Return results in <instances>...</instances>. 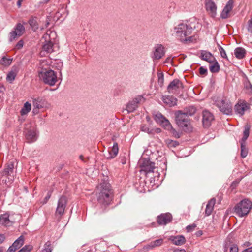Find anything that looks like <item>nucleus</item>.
Returning a JSON list of instances; mask_svg holds the SVG:
<instances>
[{"mask_svg": "<svg viewBox=\"0 0 252 252\" xmlns=\"http://www.w3.org/2000/svg\"><path fill=\"white\" fill-rule=\"evenodd\" d=\"M15 162V159L9 160L2 172L1 182L7 186L9 185L14 179L15 175L14 169Z\"/></svg>", "mask_w": 252, "mask_h": 252, "instance_id": "3", "label": "nucleus"}, {"mask_svg": "<svg viewBox=\"0 0 252 252\" xmlns=\"http://www.w3.org/2000/svg\"><path fill=\"white\" fill-rule=\"evenodd\" d=\"M249 109V105L245 101H239L237 103L234 107V110L236 114L240 116H243L245 111Z\"/></svg>", "mask_w": 252, "mask_h": 252, "instance_id": "16", "label": "nucleus"}, {"mask_svg": "<svg viewBox=\"0 0 252 252\" xmlns=\"http://www.w3.org/2000/svg\"><path fill=\"white\" fill-rule=\"evenodd\" d=\"M158 80H159V81H161V82H162L163 81L164 78H163V74L158 75Z\"/></svg>", "mask_w": 252, "mask_h": 252, "instance_id": "58", "label": "nucleus"}, {"mask_svg": "<svg viewBox=\"0 0 252 252\" xmlns=\"http://www.w3.org/2000/svg\"><path fill=\"white\" fill-rule=\"evenodd\" d=\"M16 76V73L13 71H11L7 75L6 79L8 81L11 82L15 79Z\"/></svg>", "mask_w": 252, "mask_h": 252, "instance_id": "40", "label": "nucleus"}, {"mask_svg": "<svg viewBox=\"0 0 252 252\" xmlns=\"http://www.w3.org/2000/svg\"><path fill=\"white\" fill-rule=\"evenodd\" d=\"M172 60H173V58H172L171 57H168L166 58L165 63H171L172 62Z\"/></svg>", "mask_w": 252, "mask_h": 252, "instance_id": "54", "label": "nucleus"}, {"mask_svg": "<svg viewBox=\"0 0 252 252\" xmlns=\"http://www.w3.org/2000/svg\"><path fill=\"white\" fill-rule=\"evenodd\" d=\"M12 62V60L9 58H7L5 57H3L0 60V64L4 66H9Z\"/></svg>", "mask_w": 252, "mask_h": 252, "instance_id": "37", "label": "nucleus"}, {"mask_svg": "<svg viewBox=\"0 0 252 252\" xmlns=\"http://www.w3.org/2000/svg\"><path fill=\"white\" fill-rule=\"evenodd\" d=\"M234 54L237 58L238 59H241L245 57L246 51L243 48L238 47L235 49Z\"/></svg>", "mask_w": 252, "mask_h": 252, "instance_id": "30", "label": "nucleus"}, {"mask_svg": "<svg viewBox=\"0 0 252 252\" xmlns=\"http://www.w3.org/2000/svg\"><path fill=\"white\" fill-rule=\"evenodd\" d=\"M3 251V249L1 247H0V252H2Z\"/></svg>", "mask_w": 252, "mask_h": 252, "instance_id": "64", "label": "nucleus"}, {"mask_svg": "<svg viewBox=\"0 0 252 252\" xmlns=\"http://www.w3.org/2000/svg\"><path fill=\"white\" fill-rule=\"evenodd\" d=\"M50 0H43L44 3H47Z\"/></svg>", "mask_w": 252, "mask_h": 252, "instance_id": "63", "label": "nucleus"}, {"mask_svg": "<svg viewBox=\"0 0 252 252\" xmlns=\"http://www.w3.org/2000/svg\"><path fill=\"white\" fill-rule=\"evenodd\" d=\"M56 33L52 31H48L43 36L42 39L44 40L42 49L47 53H51L55 51V37Z\"/></svg>", "mask_w": 252, "mask_h": 252, "instance_id": "5", "label": "nucleus"}, {"mask_svg": "<svg viewBox=\"0 0 252 252\" xmlns=\"http://www.w3.org/2000/svg\"><path fill=\"white\" fill-rule=\"evenodd\" d=\"M31 104L29 102H26L20 110L21 115L22 116L27 115L31 110Z\"/></svg>", "mask_w": 252, "mask_h": 252, "instance_id": "31", "label": "nucleus"}, {"mask_svg": "<svg viewBox=\"0 0 252 252\" xmlns=\"http://www.w3.org/2000/svg\"><path fill=\"white\" fill-rule=\"evenodd\" d=\"M33 106L32 112L34 114H37L39 113L40 109L44 111L49 109L50 107V104L46 100L38 98L33 100Z\"/></svg>", "mask_w": 252, "mask_h": 252, "instance_id": "9", "label": "nucleus"}, {"mask_svg": "<svg viewBox=\"0 0 252 252\" xmlns=\"http://www.w3.org/2000/svg\"><path fill=\"white\" fill-rule=\"evenodd\" d=\"M196 227V225L195 224L193 223L191 225H188L186 227V230H187V232H191L194 230V229Z\"/></svg>", "mask_w": 252, "mask_h": 252, "instance_id": "46", "label": "nucleus"}, {"mask_svg": "<svg viewBox=\"0 0 252 252\" xmlns=\"http://www.w3.org/2000/svg\"><path fill=\"white\" fill-rule=\"evenodd\" d=\"M169 130L171 131V133L173 135V136L177 138H178L180 137V134L178 132H177L173 127H172V129H170Z\"/></svg>", "mask_w": 252, "mask_h": 252, "instance_id": "48", "label": "nucleus"}, {"mask_svg": "<svg viewBox=\"0 0 252 252\" xmlns=\"http://www.w3.org/2000/svg\"><path fill=\"white\" fill-rule=\"evenodd\" d=\"M216 200L214 198H212L208 202L206 209H205V214L206 216H209L211 215L214 206L215 204Z\"/></svg>", "mask_w": 252, "mask_h": 252, "instance_id": "28", "label": "nucleus"}, {"mask_svg": "<svg viewBox=\"0 0 252 252\" xmlns=\"http://www.w3.org/2000/svg\"><path fill=\"white\" fill-rule=\"evenodd\" d=\"M141 129L142 131L146 132L147 133H151V130L149 128L145 125H143L141 126Z\"/></svg>", "mask_w": 252, "mask_h": 252, "instance_id": "50", "label": "nucleus"}, {"mask_svg": "<svg viewBox=\"0 0 252 252\" xmlns=\"http://www.w3.org/2000/svg\"><path fill=\"white\" fill-rule=\"evenodd\" d=\"M216 106L223 114L229 115L232 113V105L226 98H219L215 102Z\"/></svg>", "mask_w": 252, "mask_h": 252, "instance_id": "7", "label": "nucleus"}, {"mask_svg": "<svg viewBox=\"0 0 252 252\" xmlns=\"http://www.w3.org/2000/svg\"><path fill=\"white\" fill-rule=\"evenodd\" d=\"M160 124L164 127L165 129L169 130L172 129V126L170 123L169 121L165 118L163 121H162Z\"/></svg>", "mask_w": 252, "mask_h": 252, "instance_id": "34", "label": "nucleus"}, {"mask_svg": "<svg viewBox=\"0 0 252 252\" xmlns=\"http://www.w3.org/2000/svg\"><path fill=\"white\" fill-rule=\"evenodd\" d=\"M199 57L202 60L205 61L208 63H212L215 59L212 53L205 50L200 51Z\"/></svg>", "mask_w": 252, "mask_h": 252, "instance_id": "24", "label": "nucleus"}, {"mask_svg": "<svg viewBox=\"0 0 252 252\" xmlns=\"http://www.w3.org/2000/svg\"><path fill=\"white\" fill-rule=\"evenodd\" d=\"M144 101L145 98L142 95L136 96L127 103L126 110L128 113L132 112L138 108L139 104Z\"/></svg>", "mask_w": 252, "mask_h": 252, "instance_id": "12", "label": "nucleus"}, {"mask_svg": "<svg viewBox=\"0 0 252 252\" xmlns=\"http://www.w3.org/2000/svg\"><path fill=\"white\" fill-rule=\"evenodd\" d=\"M36 23L37 22H36V20L34 18H31L29 20V24L32 28H34V27H36V26H37Z\"/></svg>", "mask_w": 252, "mask_h": 252, "instance_id": "47", "label": "nucleus"}, {"mask_svg": "<svg viewBox=\"0 0 252 252\" xmlns=\"http://www.w3.org/2000/svg\"><path fill=\"white\" fill-rule=\"evenodd\" d=\"M173 244L177 246H181L186 243V240L183 235L171 236L169 238Z\"/></svg>", "mask_w": 252, "mask_h": 252, "instance_id": "23", "label": "nucleus"}, {"mask_svg": "<svg viewBox=\"0 0 252 252\" xmlns=\"http://www.w3.org/2000/svg\"><path fill=\"white\" fill-rule=\"evenodd\" d=\"M16 250V249L13 246H11L7 250L6 252H14Z\"/></svg>", "mask_w": 252, "mask_h": 252, "instance_id": "53", "label": "nucleus"}, {"mask_svg": "<svg viewBox=\"0 0 252 252\" xmlns=\"http://www.w3.org/2000/svg\"><path fill=\"white\" fill-rule=\"evenodd\" d=\"M250 129V126L249 125L245 126L243 136L241 140V157L242 158H245L248 155V150L246 147L245 142L249 136Z\"/></svg>", "mask_w": 252, "mask_h": 252, "instance_id": "10", "label": "nucleus"}, {"mask_svg": "<svg viewBox=\"0 0 252 252\" xmlns=\"http://www.w3.org/2000/svg\"><path fill=\"white\" fill-rule=\"evenodd\" d=\"M155 120L158 123L160 124L164 120V117L160 113L158 112L154 116Z\"/></svg>", "mask_w": 252, "mask_h": 252, "instance_id": "38", "label": "nucleus"}, {"mask_svg": "<svg viewBox=\"0 0 252 252\" xmlns=\"http://www.w3.org/2000/svg\"><path fill=\"white\" fill-rule=\"evenodd\" d=\"M50 196H51V195L48 194L47 196H46L45 197V199H46V202H47L48 201V200L50 198Z\"/></svg>", "mask_w": 252, "mask_h": 252, "instance_id": "60", "label": "nucleus"}, {"mask_svg": "<svg viewBox=\"0 0 252 252\" xmlns=\"http://www.w3.org/2000/svg\"><path fill=\"white\" fill-rule=\"evenodd\" d=\"M165 54V51L163 46L161 44L156 45L153 50L152 58L153 60H159Z\"/></svg>", "mask_w": 252, "mask_h": 252, "instance_id": "18", "label": "nucleus"}, {"mask_svg": "<svg viewBox=\"0 0 252 252\" xmlns=\"http://www.w3.org/2000/svg\"><path fill=\"white\" fill-rule=\"evenodd\" d=\"M224 249L225 252L229 250L230 252H238L239 248L234 233H230L227 237L224 243Z\"/></svg>", "mask_w": 252, "mask_h": 252, "instance_id": "8", "label": "nucleus"}, {"mask_svg": "<svg viewBox=\"0 0 252 252\" xmlns=\"http://www.w3.org/2000/svg\"><path fill=\"white\" fill-rule=\"evenodd\" d=\"M202 123L204 127H208L214 120V116L212 113L207 110H204L202 113Z\"/></svg>", "mask_w": 252, "mask_h": 252, "instance_id": "19", "label": "nucleus"}, {"mask_svg": "<svg viewBox=\"0 0 252 252\" xmlns=\"http://www.w3.org/2000/svg\"><path fill=\"white\" fill-rule=\"evenodd\" d=\"M196 112V109L193 106L189 107L188 109L184 110V113L189 117V116L193 115Z\"/></svg>", "mask_w": 252, "mask_h": 252, "instance_id": "39", "label": "nucleus"}, {"mask_svg": "<svg viewBox=\"0 0 252 252\" xmlns=\"http://www.w3.org/2000/svg\"><path fill=\"white\" fill-rule=\"evenodd\" d=\"M97 200L102 204L108 205L112 200L110 184L106 181L101 182L97 187Z\"/></svg>", "mask_w": 252, "mask_h": 252, "instance_id": "1", "label": "nucleus"}, {"mask_svg": "<svg viewBox=\"0 0 252 252\" xmlns=\"http://www.w3.org/2000/svg\"><path fill=\"white\" fill-rule=\"evenodd\" d=\"M182 87L181 82L178 79H175L169 84L167 87V90L169 93L176 94Z\"/></svg>", "mask_w": 252, "mask_h": 252, "instance_id": "17", "label": "nucleus"}, {"mask_svg": "<svg viewBox=\"0 0 252 252\" xmlns=\"http://www.w3.org/2000/svg\"><path fill=\"white\" fill-rule=\"evenodd\" d=\"M176 121L179 126L187 127L189 124V117L181 111H179L176 114Z\"/></svg>", "mask_w": 252, "mask_h": 252, "instance_id": "13", "label": "nucleus"}, {"mask_svg": "<svg viewBox=\"0 0 252 252\" xmlns=\"http://www.w3.org/2000/svg\"><path fill=\"white\" fill-rule=\"evenodd\" d=\"M126 162V159L125 158H124V159H122V163L123 164H125Z\"/></svg>", "mask_w": 252, "mask_h": 252, "instance_id": "61", "label": "nucleus"}, {"mask_svg": "<svg viewBox=\"0 0 252 252\" xmlns=\"http://www.w3.org/2000/svg\"><path fill=\"white\" fill-rule=\"evenodd\" d=\"M37 134L34 129L28 130L26 132L25 137L28 143H32L36 141Z\"/></svg>", "mask_w": 252, "mask_h": 252, "instance_id": "22", "label": "nucleus"}, {"mask_svg": "<svg viewBox=\"0 0 252 252\" xmlns=\"http://www.w3.org/2000/svg\"><path fill=\"white\" fill-rule=\"evenodd\" d=\"M166 144L169 148L176 147L179 145V142L177 141L172 140L170 139H167L165 140Z\"/></svg>", "mask_w": 252, "mask_h": 252, "instance_id": "35", "label": "nucleus"}, {"mask_svg": "<svg viewBox=\"0 0 252 252\" xmlns=\"http://www.w3.org/2000/svg\"><path fill=\"white\" fill-rule=\"evenodd\" d=\"M22 0H19L17 2V5L18 7H20Z\"/></svg>", "mask_w": 252, "mask_h": 252, "instance_id": "59", "label": "nucleus"}, {"mask_svg": "<svg viewBox=\"0 0 252 252\" xmlns=\"http://www.w3.org/2000/svg\"><path fill=\"white\" fill-rule=\"evenodd\" d=\"M14 30L19 34V36H21L25 31V28L22 24L18 23L14 28Z\"/></svg>", "mask_w": 252, "mask_h": 252, "instance_id": "33", "label": "nucleus"}, {"mask_svg": "<svg viewBox=\"0 0 252 252\" xmlns=\"http://www.w3.org/2000/svg\"><path fill=\"white\" fill-rule=\"evenodd\" d=\"M140 172H144L145 174L153 172L155 168V163L149 159L142 158L139 161Z\"/></svg>", "mask_w": 252, "mask_h": 252, "instance_id": "11", "label": "nucleus"}, {"mask_svg": "<svg viewBox=\"0 0 252 252\" xmlns=\"http://www.w3.org/2000/svg\"><path fill=\"white\" fill-rule=\"evenodd\" d=\"M67 204V198L65 196H62L58 200L56 215L62 216L64 214Z\"/></svg>", "mask_w": 252, "mask_h": 252, "instance_id": "14", "label": "nucleus"}, {"mask_svg": "<svg viewBox=\"0 0 252 252\" xmlns=\"http://www.w3.org/2000/svg\"><path fill=\"white\" fill-rule=\"evenodd\" d=\"M79 158L82 160V161H83L84 160V159H83V156L82 155H80L79 156Z\"/></svg>", "mask_w": 252, "mask_h": 252, "instance_id": "62", "label": "nucleus"}, {"mask_svg": "<svg viewBox=\"0 0 252 252\" xmlns=\"http://www.w3.org/2000/svg\"><path fill=\"white\" fill-rule=\"evenodd\" d=\"M163 102L169 107H172L177 104V99L173 96L165 95L162 97Z\"/></svg>", "mask_w": 252, "mask_h": 252, "instance_id": "26", "label": "nucleus"}, {"mask_svg": "<svg viewBox=\"0 0 252 252\" xmlns=\"http://www.w3.org/2000/svg\"><path fill=\"white\" fill-rule=\"evenodd\" d=\"M199 73L202 75H205L207 72V70L203 67H201L199 69Z\"/></svg>", "mask_w": 252, "mask_h": 252, "instance_id": "49", "label": "nucleus"}, {"mask_svg": "<svg viewBox=\"0 0 252 252\" xmlns=\"http://www.w3.org/2000/svg\"><path fill=\"white\" fill-rule=\"evenodd\" d=\"M247 29L249 32L252 33V17L248 21Z\"/></svg>", "mask_w": 252, "mask_h": 252, "instance_id": "45", "label": "nucleus"}, {"mask_svg": "<svg viewBox=\"0 0 252 252\" xmlns=\"http://www.w3.org/2000/svg\"><path fill=\"white\" fill-rule=\"evenodd\" d=\"M252 208V202L248 199H244L237 203L234 207V213L240 217L247 216Z\"/></svg>", "mask_w": 252, "mask_h": 252, "instance_id": "4", "label": "nucleus"}, {"mask_svg": "<svg viewBox=\"0 0 252 252\" xmlns=\"http://www.w3.org/2000/svg\"><path fill=\"white\" fill-rule=\"evenodd\" d=\"M23 46V42L22 40H20L18 41V42L17 43L16 47L18 49L21 48Z\"/></svg>", "mask_w": 252, "mask_h": 252, "instance_id": "51", "label": "nucleus"}, {"mask_svg": "<svg viewBox=\"0 0 252 252\" xmlns=\"http://www.w3.org/2000/svg\"><path fill=\"white\" fill-rule=\"evenodd\" d=\"M24 241V237L22 236H21L14 241L12 246L17 250L20 248L23 245Z\"/></svg>", "mask_w": 252, "mask_h": 252, "instance_id": "32", "label": "nucleus"}, {"mask_svg": "<svg viewBox=\"0 0 252 252\" xmlns=\"http://www.w3.org/2000/svg\"><path fill=\"white\" fill-rule=\"evenodd\" d=\"M40 79L45 84L54 86L57 82V73L53 70L43 69L39 73Z\"/></svg>", "mask_w": 252, "mask_h": 252, "instance_id": "6", "label": "nucleus"}, {"mask_svg": "<svg viewBox=\"0 0 252 252\" xmlns=\"http://www.w3.org/2000/svg\"><path fill=\"white\" fill-rule=\"evenodd\" d=\"M209 63V70L212 73H217L219 71L220 65L216 59L213 62Z\"/></svg>", "mask_w": 252, "mask_h": 252, "instance_id": "29", "label": "nucleus"}, {"mask_svg": "<svg viewBox=\"0 0 252 252\" xmlns=\"http://www.w3.org/2000/svg\"><path fill=\"white\" fill-rule=\"evenodd\" d=\"M119 147L117 143H114L113 147L108 150V154L106 156L108 159H112L114 158L118 153Z\"/></svg>", "mask_w": 252, "mask_h": 252, "instance_id": "27", "label": "nucleus"}, {"mask_svg": "<svg viewBox=\"0 0 252 252\" xmlns=\"http://www.w3.org/2000/svg\"><path fill=\"white\" fill-rule=\"evenodd\" d=\"M13 223V221L9 219V215L5 213L0 216V224L5 226H9Z\"/></svg>", "mask_w": 252, "mask_h": 252, "instance_id": "25", "label": "nucleus"}, {"mask_svg": "<svg viewBox=\"0 0 252 252\" xmlns=\"http://www.w3.org/2000/svg\"><path fill=\"white\" fill-rule=\"evenodd\" d=\"M218 49L222 58L228 60V58L224 49L220 45H218Z\"/></svg>", "mask_w": 252, "mask_h": 252, "instance_id": "42", "label": "nucleus"}, {"mask_svg": "<svg viewBox=\"0 0 252 252\" xmlns=\"http://www.w3.org/2000/svg\"><path fill=\"white\" fill-rule=\"evenodd\" d=\"M19 34L14 31H12L9 34V40L10 42L14 40L17 37H19Z\"/></svg>", "mask_w": 252, "mask_h": 252, "instance_id": "41", "label": "nucleus"}, {"mask_svg": "<svg viewBox=\"0 0 252 252\" xmlns=\"http://www.w3.org/2000/svg\"><path fill=\"white\" fill-rule=\"evenodd\" d=\"M163 242L162 239H157L154 241L151 242L149 244V247L154 248L155 247H158L161 246Z\"/></svg>", "mask_w": 252, "mask_h": 252, "instance_id": "36", "label": "nucleus"}, {"mask_svg": "<svg viewBox=\"0 0 252 252\" xmlns=\"http://www.w3.org/2000/svg\"><path fill=\"white\" fill-rule=\"evenodd\" d=\"M241 252H252V247L246 248Z\"/></svg>", "mask_w": 252, "mask_h": 252, "instance_id": "55", "label": "nucleus"}, {"mask_svg": "<svg viewBox=\"0 0 252 252\" xmlns=\"http://www.w3.org/2000/svg\"><path fill=\"white\" fill-rule=\"evenodd\" d=\"M233 7V1L232 0H229L224 7L221 13V17L222 19H226L229 17V13L232 10Z\"/></svg>", "mask_w": 252, "mask_h": 252, "instance_id": "21", "label": "nucleus"}, {"mask_svg": "<svg viewBox=\"0 0 252 252\" xmlns=\"http://www.w3.org/2000/svg\"><path fill=\"white\" fill-rule=\"evenodd\" d=\"M205 7L206 11L211 17L215 18L217 15V6L212 0H205Z\"/></svg>", "mask_w": 252, "mask_h": 252, "instance_id": "15", "label": "nucleus"}, {"mask_svg": "<svg viewBox=\"0 0 252 252\" xmlns=\"http://www.w3.org/2000/svg\"><path fill=\"white\" fill-rule=\"evenodd\" d=\"M51 248L50 242H47L44 248L42 250L41 252H51Z\"/></svg>", "mask_w": 252, "mask_h": 252, "instance_id": "43", "label": "nucleus"}, {"mask_svg": "<svg viewBox=\"0 0 252 252\" xmlns=\"http://www.w3.org/2000/svg\"><path fill=\"white\" fill-rule=\"evenodd\" d=\"M195 28V26L193 27L190 24L181 23L174 27V32L177 38L181 42L190 41L191 37L190 35Z\"/></svg>", "mask_w": 252, "mask_h": 252, "instance_id": "2", "label": "nucleus"}, {"mask_svg": "<svg viewBox=\"0 0 252 252\" xmlns=\"http://www.w3.org/2000/svg\"><path fill=\"white\" fill-rule=\"evenodd\" d=\"M251 244L250 242L249 241H247V242H245V243H244L242 245V246L243 247V248H247V247H249L251 246Z\"/></svg>", "mask_w": 252, "mask_h": 252, "instance_id": "52", "label": "nucleus"}, {"mask_svg": "<svg viewBox=\"0 0 252 252\" xmlns=\"http://www.w3.org/2000/svg\"><path fill=\"white\" fill-rule=\"evenodd\" d=\"M32 249V246L31 245H26L24 246L23 248H22L20 252H29Z\"/></svg>", "mask_w": 252, "mask_h": 252, "instance_id": "44", "label": "nucleus"}, {"mask_svg": "<svg viewBox=\"0 0 252 252\" xmlns=\"http://www.w3.org/2000/svg\"><path fill=\"white\" fill-rule=\"evenodd\" d=\"M5 239V237L3 234H0V244L4 241Z\"/></svg>", "mask_w": 252, "mask_h": 252, "instance_id": "56", "label": "nucleus"}, {"mask_svg": "<svg viewBox=\"0 0 252 252\" xmlns=\"http://www.w3.org/2000/svg\"><path fill=\"white\" fill-rule=\"evenodd\" d=\"M172 217L170 213H165L158 216L157 218V222L159 225H165L171 222Z\"/></svg>", "mask_w": 252, "mask_h": 252, "instance_id": "20", "label": "nucleus"}, {"mask_svg": "<svg viewBox=\"0 0 252 252\" xmlns=\"http://www.w3.org/2000/svg\"><path fill=\"white\" fill-rule=\"evenodd\" d=\"M174 252H186L185 249H176Z\"/></svg>", "mask_w": 252, "mask_h": 252, "instance_id": "57", "label": "nucleus"}]
</instances>
